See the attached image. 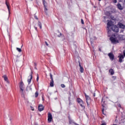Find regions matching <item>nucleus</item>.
<instances>
[{
	"mask_svg": "<svg viewBox=\"0 0 125 125\" xmlns=\"http://www.w3.org/2000/svg\"><path fill=\"white\" fill-rule=\"evenodd\" d=\"M2 77L3 78L4 81L6 82L7 83H9V82H8V78L7 77H6V75H3Z\"/></svg>",
	"mask_w": 125,
	"mask_h": 125,
	"instance_id": "14",
	"label": "nucleus"
},
{
	"mask_svg": "<svg viewBox=\"0 0 125 125\" xmlns=\"http://www.w3.org/2000/svg\"><path fill=\"white\" fill-rule=\"evenodd\" d=\"M117 7L120 9V10H123V9H124V7L122 6V5H121V4H120V3L117 4Z\"/></svg>",
	"mask_w": 125,
	"mask_h": 125,
	"instance_id": "13",
	"label": "nucleus"
},
{
	"mask_svg": "<svg viewBox=\"0 0 125 125\" xmlns=\"http://www.w3.org/2000/svg\"><path fill=\"white\" fill-rule=\"evenodd\" d=\"M50 86H51L52 87L54 86V81L53 80H51L50 83Z\"/></svg>",
	"mask_w": 125,
	"mask_h": 125,
	"instance_id": "17",
	"label": "nucleus"
},
{
	"mask_svg": "<svg viewBox=\"0 0 125 125\" xmlns=\"http://www.w3.org/2000/svg\"><path fill=\"white\" fill-rule=\"evenodd\" d=\"M51 121H52V115L49 113L48 114V123H51Z\"/></svg>",
	"mask_w": 125,
	"mask_h": 125,
	"instance_id": "6",
	"label": "nucleus"
},
{
	"mask_svg": "<svg viewBox=\"0 0 125 125\" xmlns=\"http://www.w3.org/2000/svg\"><path fill=\"white\" fill-rule=\"evenodd\" d=\"M34 64H35V66H37V63L36 62Z\"/></svg>",
	"mask_w": 125,
	"mask_h": 125,
	"instance_id": "35",
	"label": "nucleus"
},
{
	"mask_svg": "<svg viewBox=\"0 0 125 125\" xmlns=\"http://www.w3.org/2000/svg\"><path fill=\"white\" fill-rule=\"evenodd\" d=\"M45 43L47 46H48V43H47L46 42H45Z\"/></svg>",
	"mask_w": 125,
	"mask_h": 125,
	"instance_id": "29",
	"label": "nucleus"
},
{
	"mask_svg": "<svg viewBox=\"0 0 125 125\" xmlns=\"http://www.w3.org/2000/svg\"><path fill=\"white\" fill-rule=\"evenodd\" d=\"M32 79H33V75L31 74L30 76L28 77V79L27 80L28 84H30V83H31V81H32Z\"/></svg>",
	"mask_w": 125,
	"mask_h": 125,
	"instance_id": "12",
	"label": "nucleus"
},
{
	"mask_svg": "<svg viewBox=\"0 0 125 125\" xmlns=\"http://www.w3.org/2000/svg\"><path fill=\"white\" fill-rule=\"evenodd\" d=\"M50 77L51 81H53V77H52V74L51 73H50Z\"/></svg>",
	"mask_w": 125,
	"mask_h": 125,
	"instance_id": "23",
	"label": "nucleus"
},
{
	"mask_svg": "<svg viewBox=\"0 0 125 125\" xmlns=\"http://www.w3.org/2000/svg\"><path fill=\"white\" fill-rule=\"evenodd\" d=\"M35 97H38V96H39V92L38 91H36L35 92Z\"/></svg>",
	"mask_w": 125,
	"mask_h": 125,
	"instance_id": "21",
	"label": "nucleus"
},
{
	"mask_svg": "<svg viewBox=\"0 0 125 125\" xmlns=\"http://www.w3.org/2000/svg\"><path fill=\"white\" fill-rule=\"evenodd\" d=\"M104 110H105V108H104V105H103L102 113L104 114Z\"/></svg>",
	"mask_w": 125,
	"mask_h": 125,
	"instance_id": "24",
	"label": "nucleus"
},
{
	"mask_svg": "<svg viewBox=\"0 0 125 125\" xmlns=\"http://www.w3.org/2000/svg\"><path fill=\"white\" fill-rule=\"evenodd\" d=\"M35 30H36V31H37V30H38V28L37 27H35Z\"/></svg>",
	"mask_w": 125,
	"mask_h": 125,
	"instance_id": "33",
	"label": "nucleus"
},
{
	"mask_svg": "<svg viewBox=\"0 0 125 125\" xmlns=\"http://www.w3.org/2000/svg\"><path fill=\"white\" fill-rule=\"evenodd\" d=\"M94 40H96V37H94Z\"/></svg>",
	"mask_w": 125,
	"mask_h": 125,
	"instance_id": "36",
	"label": "nucleus"
},
{
	"mask_svg": "<svg viewBox=\"0 0 125 125\" xmlns=\"http://www.w3.org/2000/svg\"><path fill=\"white\" fill-rule=\"evenodd\" d=\"M69 124H72V122H71V121H69Z\"/></svg>",
	"mask_w": 125,
	"mask_h": 125,
	"instance_id": "37",
	"label": "nucleus"
},
{
	"mask_svg": "<svg viewBox=\"0 0 125 125\" xmlns=\"http://www.w3.org/2000/svg\"><path fill=\"white\" fill-rule=\"evenodd\" d=\"M61 87L62 88H64L65 87V85L64 84H61Z\"/></svg>",
	"mask_w": 125,
	"mask_h": 125,
	"instance_id": "25",
	"label": "nucleus"
},
{
	"mask_svg": "<svg viewBox=\"0 0 125 125\" xmlns=\"http://www.w3.org/2000/svg\"><path fill=\"white\" fill-rule=\"evenodd\" d=\"M38 25L40 27V29H42V22H41L40 21H38Z\"/></svg>",
	"mask_w": 125,
	"mask_h": 125,
	"instance_id": "20",
	"label": "nucleus"
},
{
	"mask_svg": "<svg viewBox=\"0 0 125 125\" xmlns=\"http://www.w3.org/2000/svg\"><path fill=\"white\" fill-rule=\"evenodd\" d=\"M118 57L119 58V62H120L121 63V62H123V59H124V58H125V57H124V55H123V54H120Z\"/></svg>",
	"mask_w": 125,
	"mask_h": 125,
	"instance_id": "9",
	"label": "nucleus"
},
{
	"mask_svg": "<svg viewBox=\"0 0 125 125\" xmlns=\"http://www.w3.org/2000/svg\"><path fill=\"white\" fill-rule=\"evenodd\" d=\"M30 108H31L32 111H34V107H33L32 106H30Z\"/></svg>",
	"mask_w": 125,
	"mask_h": 125,
	"instance_id": "31",
	"label": "nucleus"
},
{
	"mask_svg": "<svg viewBox=\"0 0 125 125\" xmlns=\"http://www.w3.org/2000/svg\"><path fill=\"white\" fill-rule=\"evenodd\" d=\"M17 50H18V51H19V52H21V51H22V49H21V48H19L18 47L17 48Z\"/></svg>",
	"mask_w": 125,
	"mask_h": 125,
	"instance_id": "22",
	"label": "nucleus"
},
{
	"mask_svg": "<svg viewBox=\"0 0 125 125\" xmlns=\"http://www.w3.org/2000/svg\"><path fill=\"white\" fill-rule=\"evenodd\" d=\"M32 85L30 86H27L26 88V90L27 91H32Z\"/></svg>",
	"mask_w": 125,
	"mask_h": 125,
	"instance_id": "15",
	"label": "nucleus"
},
{
	"mask_svg": "<svg viewBox=\"0 0 125 125\" xmlns=\"http://www.w3.org/2000/svg\"><path fill=\"white\" fill-rule=\"evenodd\" d=\"M77 101L79 104H80V106L82 107L83 108L84 106H83V101L81 98H77Z\"/></svg>",
	"mask_w": 125,
	"mask_h": 125,
	"instance_id": "4",
	"label": "nucleus"
},
{
	"mask_svg": "<svg viewBox=\"0 0 125 125\" xmlns=\"http://www.w3.org/2000/svg\"><path fill=\"white\" fill-rule=\"evenodd\" d=\"M109 73L111 74V75H113L114 74V70H113V69H110L109 70Z\"/></svg>",
	"mask_w": 125,
	"mask_h": 125,
	"instance_id": "19",
	"label": "nucleus"
},
{
	"mask_svg": "<svg viewBox=\"0 0 125 125\" xmlns=\"http://www.w3.org/2000/svg\"><path fill=\"white\" fill-rule=\"evenodd\" d=\"M43 3L44 7L45 13L46 15H47V8L46 7V5H45V3H46V2H45V0H43Z\"/></svg>",
	"mask_w": 125,
	"mask_h": 125,
	"instance_id": "7",
	"label": "nucleus"
},
{
	"mask_svg": "<svg viewBox=\"0 0 125 125\" xmlns=\"http://www.w3.org/2000/svg\"><path fill=\"white\" fill-rule=\"evenodd\" d=\"M38 110L40 112H42V111H43V105L42 104H39L38 106Z\"/></svg>",
	"mask_w": 125,
	"mask_h": 125,
	"instance_id": "10",
	"label": "nucleus"
},
{
	"mask_svg": "<svg viewBox=\"0 0 125 125\" xmlns=\"http://www.w3.org/2000/svg\"><path fill=\"white\" fill-rule=\"evenodd\" d=\"M108 56L110 60L113 61L114 60V54H113L112 53H109Z\"/></svg>",
	"mask_w": 125,
	"mask_h": 125,
	"instance_id": "11",
	"label": "nucleus"
},
{
	"mask_svg": "<svg viewBox=\"0 0 125 125\" xmlns=\"http://www.w3.org/2000/svg\"><path fill=\"white\" fill-rule=\"evenodd\" d=\"M110 29H111L113 32H115V33H118L119 32V27L116 25H113Z\"/></svg>",
	"mask_w": 125,
	"mask_h": 125,
	"instance_id": "3",
	"label": "nucleus"
},
{
	"mask_svg": "<svg viewBox=\"0 0 125 125\" xmlns=\"http://www.w3.org/2000/svg\"><path fill=\"white\" fill-rule=\"evenodd\" d=\"M85 97L86 98V102L87 103V106H89V104H90V97L89 96H87V95H85Z\"/></svg>",
	"mask_w": 125,
	"mask_h": 125,
	"instance_id": "5",
	"label": "nucleus"
},
{
	"mask_svg": "<svg viewBox=\"0 0 125 125\" xmlns=\"http://www.w3.org/2000/svg\"><path fill=\"white\" fill-rule=\"evenodd\" d=\"M91 44L93 47H94V46H93V43L92 42H91Z\"/></svg>",
	"mask_w": 125,
	"mask_h": 125,
	"instance_id": "30",
	"label": "nucleus"
},
{
	"mask_svg": "<svg viewBox=\"0 0 125 125\" xmlns=\"http://www.w3.org/2000/svg\"><path fill=\"white\" fill-rule=\"evenodd\" d=\"M100 51H101V49H99Z\"/></svg>",
	"mask_w": 125,
	"mask_h": 125,
	"instance_id": "39",
	"label": "nucleus"
},
{
	"mask_svg": "<svg viewBox=\"0 0 125 125\" xmlns=\"http://www.w3.org/2000/svg\"><path fill=\"white\" fill-rule=\"evenodd\" d=\"M81 23H82V24H84V22H83V20L81 19Z\"/></svg>",
	"mask_w": 125,
	"mask_h": 125,
	"instance_id": "26",
	"label": "nucleus"
},
{
	"mask_svg": "<svg viewBox=\"0 0 125 125\" xmlns=\"http://www.w3.org/2000/svg\"><path fill=\"white\" fill-rule=\"evenodd\" d=\"M79 66H80V71L81 73H83V66L81 65V62H79Z\"/></svg>",
	"mask_w": 125,
	"mask_h": 125,
	"instance_id": "16",
	"label": "nucleus"
},
{
	"mask_svg": "<svg viewBox=\"0 0 125 125\" xmlns=\"http://www.w3.org/2000/svg\"><path fill=\"white\" fill-rule=\"evenodd\" d=\"M101 125H106V124H104V123H103V124H102Z\"/></svg>",
	"mask_w": 125,
	"mask_h": 125,
	"instance_id": "34",
	"label": "nucleus"
},
{
	"mask_svg": "<svg viewBox=\"0 0 125 125\" xmlns=\"http://www.w3.org/2000/svg\"><path fill=\"white\" fill-rule=\"evenodd\" d=\"M102 0H99V1H101Z\"/></svg>",
	"mask_w": 125,
	"mask_h": 125,
	"instance_id": "40",
	"label": "nucleus"
},
{
	"mask_svg": "<svg viewBox=\"0 0 125 125\" xmlns=\"http://www.w3.org/2000/svg\"><path fill=\"white\" fill-rule=\"evenodd\" d=\"M37 82H39V74H37Z\"/></svg>",
	"mask_w": 125,
	"mask_h": 125,
	"instance_id": "27",
	"label": "nucleus"
},
{
	"mask_svg": "<svg viewBox=\"0 0 125 125\" xmlns=\"http://www.w3.org/2000/svg\"><path fill=\"white\" fill-rule=\"evenodd\" d=\"M113 2H114V3H116L117 0H113Z\"/></svg>",
	"mask_w": 125,
	"mask_h": 125,
	"instance_id": "32",
	"label": "nucleus"
},
{
	"mask_svg": "<svg viewBox=\"0 0 125 125\" xmlns=\"http://www.w3.org/2000/svg\"><path fill=\"white\" fill-rule=\"evenodd\" d=\"M35 69H37V67H35Z\"/></svg>",
	"mask_w": 125,
	"mask_h": 125,
	"instance_id": "41",
	"label": "nucleus"
},
{
	"mask_svg": "<svg viewBox=\"0 0 125 125\" xmlns=\"http://www.w3.org/2000/svg\"><path fill=\"white\" fill-rule=\"evenodd\" d=\"M25 86H24V83L23 82L20 83V92L21 95H24L25 92Z\"/></svg>",
	"mask_w": 125,
	"mask_h": 125,
	"instance_id": "2",
	"label": "nucleus"
},
{
	"mask_svg": "<svg viewBox=\"0 0 125 125\" xmlns=\"http://www.w3.org/2000/svg\"><path fill=\"white\" fill-rule=\"evenodd\" d=\"M34 18H35V19H36V20H38V17H37V16H34Z\"/></svg>",
	"mask_w": 125,
	"mask_h": 125,
	"instance_id": "28",
	"label": "nucleus"
},
{
	"mask_svg": "<svg viewBox=\"0 0 125 125\" xmlns=\"http://www.w3.org/2000/svg\"><path fill=\"white\" fill-rule=\"evenodd\" d=\"M118 26L119 27H120L121 29H125V24H124L121 22L118 23Z\"/></svg>",
	"mask_w": 125,
	"mask_h": 125,
	"instance_id": "8",
	"label": "nucleus"
},
{
	"mask_svg": "<svg viewBox=\"0 0 125 125\" xmlns=\"http://www.w3.org/2000/svg\"><path fill=\"white\" fill-rule=\"evenodd\" d=\"M113 26V22L110 21H108L107 24V31L108 37H110V40L112 43H119V41L121 40V38L123 37V35H119L118 34L113 35L112 30H110L111 27Z\"/></svg>",
	"mask_w": 125,
	"mask_h": 125,
	"instance_id": "1",
	"label": "nucleus"
},
{
	"mask_svg": "<svg viewBox=\"0 0 125 125\" xmlns=\"http://www.w3.org/2000/svg\"><path fill=\"white\" fill-rule=\"evenodd\" d=\"M5 4L6 5L7 9H8L9 13H10V11L9 10V5L8 4V3H7V1H6Z\"/></svg>",
	"mask_w": 125,
	"mask_h": 125,
	"instance_id": "18",
	"label": "nucleus"
},
{
	"mask_svg": "<svg viewBox=\"0 0 125 125\" xmlns=\"http://www.w3.org/2000/svg\"><path fill=\"white\" fill-rule=\"evenodd\" d=\"M93 95H94V96H95V93H94V94H93Z\"/></svg>",
	"mask_w": 125,
	"mask_h": 125,
	"instance_id": "38",
	"label": "nucleus"
}]
</instances>
